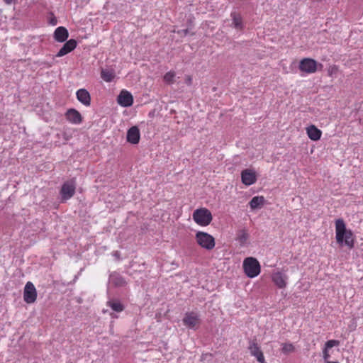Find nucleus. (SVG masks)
I'll use <instances>...</instances> for the list:
<instances>
[{"label": "nucleus", "instance_id": "f257e3e1", "mask_svg": "<svg viewBox=\"0 0 363 363\" xmlns=\"http://www.w3.org/2000/svg\"><path fill=\"white\" fill-rule=\"evenodd\" d=\"M335 225L337 242L340 245H345L350 250L354 248L355 235L350 229H347L344 220L342 218L337 219Z\"/></svg>", "mask_w": 363, "mask_h": 363}, {"label": "nucleus", "instance_id": "f03ea898", "mask_svg": "<svg viewBox=\"0 0 363 363\" xmlns=\"http://www.w3.org/2000/svg\"><path fill=\"white\" fill-rule=\"evenodd\" d=\"M242 268L245 274L249 278L257 277L261 272V266L258 260L252 257H246L243 260Z\"/></svg>", "mask_w": 363, "mask_h": 363}, {"label": "nucleus", "instance_id": "7ed1b4c3", "mask_svg": "<svg viewBox=\"0 0 363 363\" xmlns=\"http://www.w3.org/2000/svg\"><path fill=\"white\" fill-rule=\"evenodd\" d=\"M192 218L194 222L200 226H207L213 220L211 212L206 208H200L195 210Z\"/></svg>", "mask_w": 363, "mask_h": 363}, {"label": "nucleus", "instance_id": "20e7f679", "mask_svg": "<svg viewBox=\"0 0 363 363\" xmlns=\"http://www.w3.org/2000/svg\"><path fill=\"white\" fill-rule=\"evenodd\" d=\"M195 240L201 247L206 250H211L215 247V239L208 233L198 231L195 235Z\"/></svg>", "mask_w": 363, "mask_h": 363}, {"label": "nucleus", "instance_id": "39448f33", "mask_svg": "<svg viewBox=\"0 0 363 363\" xmlns=\"http://www.w3.org/2000/svg\"><path fill=\"white\" fill-rule=\"evenodd\" d=\"M322 67L321 64H318L317 61L312 58H303L302 59L298 65L300 71L306 74H313L318 70V67Z\"/></svg>", "mask_w": 363, "mask_h": 363}, {"label": "nucleus", "instance_id": "423d86ee", "mask_svg": "<svg viewBox=\"0 0 363 363\" xmlns=\"http://www.w3.org/2000/svg\"><path fill=\"white\" fill-rule=\"evenodd\" d=\"M76 182L74 179L65 182L60 189V195L62 201L71 199L75 194Z\"/></svg>", "mask_w": 363, "mask_h": 363}, {"label": "nucleus", "instance_id": "0eeeda50", "mask_svg": "<svg viewBox=\"0 0 363 363\" xmlns=\"http://www.w3.org/2000/svg\"><path fill=\"white\" fill-rule=\"evenodd\" d=\"M37 291L34 284L28 281L26 284L23 291V300L26 303H33L37 299Z\"/></svg>", "mask_w": 363, "mask_h": 363}, {"label": "nucleus", "instance_id": "6e6552de", "mask_svg": "<svg viewBox=\"0 0 363 363\" xmlns=\"http://www.w3.org/2000/svg\"><path fill=\"white\" fill-rule=\"evenodd\" d=\"M183 323L190 329L196 330L200 325V318L194 312L186 313L183 318Z\"/></svg>", "mask_w": 363, "mask_h": 363}, {"label": "nucleus", "instance_id": "1a4fd4ad", "mask_svg": "<svg viewBox=\"0 0 363 363\" xmlns=\"http://www.w3.org/2000/svg\"><path fill=\"white\" fill-rule=\"evenodd\" d=\"M241 181L246 186H250L257 182V174L252 169H245L241 172Z\"/></svg>", "mask_w": 363, "mask_h": 363}, {"label": "nucleus", "instance_id": "9d476101", "mask_svg": "<svg viewBox=\"0 0 363 363\" xmlns=\"http://www.w3.org/2000/svg\"><path fill=\"white\" fill-rule=\"evenodd\" d=\"M65 116L67 121L72 124L79 125L83 121L82 116L74 108L68 109L65 113Z\"/></svg>", "mask_w": 363, "mask_h": 363}, {"label": "nucleus", "instance_id": "9b49d317", "mask_svg": "<svg viewBox=\"0 0 363 363\" xmlns=\"http://www.w3.org/2000/svg\"><path fill=\"white\" fill-rule=\"evenodd\" d=\"M117 102L123 107H128L133 104V97L130 92L122 90L117 98Z\"/></svg>", "mask_w": 363, "mask_h": 363}, {"label": "nucleus", "instance_id": "f8f14e48", "mask_svg": "<svg viewBox=\"0 0 363 363\" xmlns=\"http://www.w3.org/2000/svg\"><path fill=\"white\" fill-rule=\"evenodd\" d=\"M272 280L279 289H284L287 285L288 276L281 272H276L272 274Z\"/></svg>", "mask_w": 363, "mask_h": 363}, {"label": "nucleus", "instance_id": "ddd939ff", "mask_svg": "<svg viewBox=\"0 0 363 363\" xmlns=\"http://www.w3.org/2000/svg\"><path fill=\"white\" fill-rule=\"evenodd\" d=\"M249 350L250 351V354L255 357L259 362L265 363L263 352L261 351L259 346L255 340L250 342Z\"/></svg>", "mask_w": 363, "mask_h": 363}, {"label": "nucleus", "instance_id": "4468645a", "mask_svg": "<svg viewBox=\"0 0 363 363\" xmlns=\"http://www.w3.org/2000/svg\"><path fill=\"white\" fill-rule=\"evenodd\" d=\"M77 45V42L76 41V40L70 39L67 40L61 48V49L58 51V52L56 54V57H61L62 56H65V55L74 50L76 48Z\"/></svg>", "mask_w": 363, "mask_h": 363}, {"label": "nucleus", "instance_id": "2eb2a0df", "mask_svg": "<svg viewBox=\"0 0 363 363\" xmlns=\"http://www.w3.org/2000/svg\"><path fill=\"white\" fill-rule=\"evenodd\" d=\"M127 141L131 144L136 145L139 143L140 134L137 126H133L127 132Z\"/></svg>", "mask_w": 363, "mask_h": 363}, {"label": "nucleus", "instance_id": "dca6fc26", "mask_svg": "<svg viewBox=\"0 0 363 363\" xmlns=\"http://www.w3.org/2000/svg\"><path fill=\"white\" fill-rule=\"evenodd\" d=\"M306 131L308 137L313 141L320 140L322 136V131L315 125H310L306 127Z\"/></svg>", "mask_w": 363, "mask_h": 363}, {"label": "nucleus", "instance_id": "f3484780", "mask_svg": "<svg viewBox=\"0 0 363 363\" xmlns=\"http://www.w3.org/2000/svg\"><path fill=\"white\" fill-rule=\"evenodd\" d=\"M77 99L84 106H89L91 104V96L85 89H80L76 93Z\"/></svg>", "mask_w": 363, "mask_h": 363}, {"label": "nucleus", "instance_id": "a211bd4d", "mask_svg": "<svg viewBox=\"0 0 363 363\" xmlns=\"http://www.w3.org/2000/svg\"><path fill=\"white\" fill-rule=\"evenodd\" d=\"M68 37V30L65 27L60 26L54 32V38L57 42L63 43L67 40Z\"/></svg>", "mask_w": 363, "mask_h": 363}, {"label": "nucleus", "instance_id": "6ab92c4d", "mask_svg": "<svg viewBox=\"0 0 363 363\" xmlns=\"http://www.w3.org/2000/svg\"><path fill=\"white\" fill-rule=\"evenodd\" d=\"M115 72L113 69H102L101 77L106 82H111L115 78Z\"/></svg>", "mask_w": 363, "mask_h": 363}, {"label": "nucleus", "instance_id": "aec40b11", "mask_svg": "<svg viewBox=\"0 0 363 363\" xmlns=\"http://www.w3.org/2000/svg\"><path fill=\"white\" fill-rule=\"evenodd\" d=\"M264 202V199L263 196H255L250 201V206L251 209H255L259 208L263 205Z\"/></svg>", "mask_w": 363, "mask_h": 363}, {"label": "nucleus", "instance_id": "412c9836", "mask_svg": "<svg viewBox=\"0 0 363 363\" xmlns=\"http://www.w3.org/2000/svg\"><path fill=\"white\" fill-rule=\"evenodd\" d=\"M249 238V234L245 229H242L238 231L237 234V240L239 242L240 245H244Z\"/></svg>", "mask_w": 363, "mask_h": 363}, {"label": "nucleus", "instance_id": "4be33fe9", "mask_svg": "<svg viewBox=\"0 0 363 363\" xmlns=\"http://www.w3.org/2000/svg\"><path fill=\"white\" fill-rule=\"evenodd\" d=\"M231 17L233 18V23L235 28L242 29V18L239 13L235 12L231 13Z\"/></svg>", "mask_w": 363, "mask_h": 363}, {"label": "nucleus", "instance_id": "5701e85b", "mask_svg": "<svg viewBox=\"0 0 363 363\" xmlns=\"http://www.w3.org/2000/svg\"><path fill=\"white\" fill-rule=\"evenodd\" d=\"M108 306H110L113 311L116 312H121L124 310L123 305L118 301H108Z\"/></svg>", "mask_w": 363, "mask_h": 363}, {"label": "nucleus", "instance_id": "b1692460", "mask_svg": "<svg viewBox=\"0 0 363 363\" xmlns=\"http://www.w3.org/2000/svg\"><path fill=\"white\" fill-rule=\"evenodd\" d=\"M175 72L173 71H170L167 72L164 76V81L169 84H172L174 82Z\"/></svg>", "mask_w": 363, "mask_h": 363}, {"label": "nucleus", "instance_id": "393cba45", "mask_svg": "<svg viewBox=\"0 0 363 363\" xmlns=\"http://www.w3.org/2000/svg\"><path fill=\"white\" fill-rule=\"evenodd\" d=\"M281 346L282 352L284 354H289L294 352L295 350V347L291 343H283Z\"/></svg>", "mask_w": 363, "mask_h": 363}, {"label": "nucleus", "instance_id": "a878e982", "mask_svg": "<svg viewBox=\"0 0 363 363\" xmlns=\"http://www.w3.org/2000/svg\"><path fill=\"white\" fill-rule=\"evenodd\" d=\"M339 71V68L337 65H330L328 68V75L329 77L335 76Z\"/></svg>", "mask_w": 363, "mask_h": 363}, {"label": "nucleus", "instance_id": "bb28decb", "mask_svg": "<svg viewBox=\"0 0 363 363\" xmlns=\"http://www.w3.org/2000/svg\"><path fill=\"white\" fill-rule=\"evenodd\" d=\"M340 345V341L336 340H330L325 342V347L327 350H329L335 346H338Z\"/></svg>", "mask_w": 363, "mask_h": 363}, {"label": "nucleus", "instance_id": "cd10ccee", "mask_svg": "<svg viewBox=\"0 0 363 363\" xmlns=\"http://www.w3.org/2000/svg\"><path fill=\"white\" fill-rule=\"evenodd\" d=\"M323 357L324 360L327 363V361H329L328 359L330 358V354H329L328 350H327L325 348H323Z\"/></svg>", "mask_w": 363, "mask_h": 363}, {"label": "nucleus", "instance_id": "c85d7f7f", "mask_svg": "<svg viewBox=\"0 0 363 363\" xmlns=\"http://www.w3.org/2000/svg\"><path fill=\"white\" fill-rule=\"evenodd\" d=\"M185 82L187 85H191L192 84V77L190 75H187L185 77Z\"/></svg>", "mask_w": 363, "mask_h": 363}, {"label": "nucleus", "instance_id": "c756f323", "mask_svg": "<svg viewBox=\"0 0 363 363\" xmlns=\"http://www.w3.org/2000/svg\"><path fill=\"white\" fill-rule=\"evenodd\" d=\"M4 1L7 4H11V3L14 2L15 0H4Z\"/></svg>", "mask_w": 363, "mask_h": 363}, {"label": "nucleus", "instance_id": "7c9ffc66", "mask_svg": "<svg viewBox=\"0 0 363 363\" xmlns=\"http://www.w3.org/2000/svg\"><path fill=\"white\" fill-rule=\"evenodd\" d=\"M327 363H339L338 362L327 361Z\"/></svg>", "mask_w": 363, "mask_h": 363}]
</instances>
